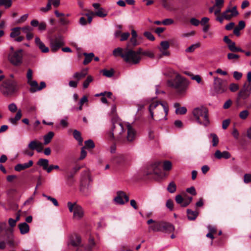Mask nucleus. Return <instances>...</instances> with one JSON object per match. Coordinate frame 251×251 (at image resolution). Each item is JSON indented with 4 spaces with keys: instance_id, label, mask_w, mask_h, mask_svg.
Segmentation results:
<instances>
[{
    "instance_id": "obj_1",
    "label": "nucleus",
    "mask_w": 251,
    "mask_h": 251,
    "mask_svg": "<svg viewBox=\"0 0 251 251\" xmlns=\"http://www.w3.org/2000/svg\"><path fill=\"white\" fill-rule=\"evenodd\" d=\"M129 45H127L126 48L124 49L117 48L113 50V54L115 56H121L127 63L131 64H137L140 61L141 56L138 55L135 51L129 49Z\"/></svg>"
},
{
    "instance_id": "obj_2",
    "label": "nucleus",
    "mask_w": 251,
    "mask_h": 251,
    "mask_svg": "<svg viewBox=\"0 0 251 251\" xmlns=\"http://www.w3.org/2000/svg\"><path fill=\"white\" fill-rule=\"evenodd\" d=\"M149 111L150 114L151 118L154 120V113H156L158 120H167V115L168 113V108L167 104L163 103L161 102L154 101L153 100L151 101L149 107Z\"/></svg>"
},
{
    "instance_id": "obj_3",
    "label": "nucleus",
    "mask_w": 251,
    "mask_h": 251,
    "mask_svg": "<svg viewBox=\"0 0 251 251\" xmlns=\"http://www.w3.org/2000/svg\"><path fill=\"white\" fill-rule=\"evenodd\" d=\"M169 84L176 90L178 95L183 96L187 91L189 82L180 75L176 74L174 79L169 81Z\"/></svg>"
},
{
    "instance_id": "obj_4",
    "label": "nucleus",
    "mask_w": 251,
    "mask_h": 251,
    "mask_svg": "<svg viewBox=\"0 0 251 251\" xmlns=\"http://www.w3.org/2000/svg\"><path fill=\"white\" fill-rule=\"evenodd\" d=\"M18 90V83L14 80L5 79L0 86V91L2 95L5 97H11Z\"/></svg>"
},
{
    "instance_id": "obj_5",
    "label": "nucleus",
    "mask_w": 251,
    "mask_h": 251,
    "mask_svg": "<svg viewBox=\"0 0 251 251\" xmlns=\"http://www.w3.org/2000/svg\"><path fill=\"white\" fill-rule=\"evenodd\" d=\"M193 114L196 121L200 125L205 126L209 125L208 110L206 107L201 106L195 108L193 111Z\"/></svg>"
},
{
    "instance_id": "obj_6",
    "label": "nucleus",
    "mask_w": 251,
    "mask_h": 251,
    "mask_svg": "<svg viewBox=\"0 0 251 251\" xmlns=\"http://www.w3.org/2000/svg\"><path fill=\"white\" fill-rule=\"evenodd\" d=\"M121 142H123L125 140L126 134L125 133L124 125L119 121L113 122V126L112 128L111 136L114 137Z\"/></svg>"
},
{
    "instance_id": "obj_7",
    "label": "nucleus",
    "mask_w": 251,
    "mask_h": 251,
    "mask_svg": "<svg viewBox=\"0 0 251 251\" xmlns=\"http://www.w3.org/2000/svg\"><path fill=\"white\" fill-rule=\"evenodd\" d=\"M9 62L14 66H20L23 63V50L22 49L10 51L7 55Z\"/></svg>"
},
{
    "instance_id": "obj_8",
    "label": "nucleus",
    "mask_w": 251,
    "mask_h": 251,
    "mask_svg": "<svg viewBox=\"0 0 251 251\" xmlns=\"http://www.w3.org/2000/svg\"><path fill=\"white\" fill-rule=\"evenodd\" d=\"M67 205L70 212H73V217L75 219L79 220L84 215V211L82 207L76 202L72 203L68 202Z\"/></svg>"
},
{
    "instance_id": "obj_9",
    "label": "nucleus",
    "mask_w": 251,
    "mask_h": 251,
    "mask_svg": "<svg viewBox=\"0 0 251 251\" xmlns=\"http://www.w3.org/2000/svg\"><path fill=\"white\" fill-rule=\"evenodd\" d=\"M214 89L217 94H222L227 90V86L224 80L219 77H214Z\"/></svg>"
},
{
    "instance_id": "obj_10",
    "label": "nucleus",
    "mask_w": 251,
    "mask_h": 251,
    "mask_svg": "<svg viewBox=\"0 0 251 251\" xmlns=\"http://www.w3.org/2000/svg\"><path fill=\"white\" fill-rule=\"evenodd\" d=\"M8 244L10 247L14 246L13 235L12 234L5 235L0 239V250H4L6 248V245Z\"/></svg>"
},
{
    "instance_id": "obj_11",
    "label": "nucleus",
    "mask_w": 251,
    "mask_h": 251,
    "mask_svg": "<svg viewBox=\"0 0 251 251\" xmlns=\"http://www.w3.org/2000/svg\"><path fill=\"white\" fill-rule=\"evenodd\" d=\"M251 95V88L247 86V83L244 84L242 88L238 93V98L241 100H246Z\"/></svg>"
},
{
    "instance_id": "obj_12",
    "label": "nucleus",
    "mask_w": 251,
    "mask_h": 251,
    "mask_svg": "<svg viewBox=\"0 0 251 251\" xmlns=\"http://www.w3.org/2000/svg\"><path fill=\"white\" fill-rule=\"evenodd\" d=\"M114 201L118 204H124L129 201V198L124 192L120 191L117 192Z\"/></svg>"
},
{
    "instance_id": "obj_13",
    "label": "nucleus",
    "mask_w": 251,
    "mask_h": 251,
    "mask_svg": "<svg viewBox=\"0 0 251 251\" xmlns=\"http://www.w3.org/2000/svg\"><path fill=\"white\" fill-rule=\"evenodd\" d=\"M64 44V42L61 38H56L51 40L50 43L51 50L52 52H55L58 50Z\"/></svg>"
},
{
    "instance_id": "obj_14",
    "label": "nucleus",
    "mask_w": 251,
    "mask_h": 251,
    "mask_svg": "<svg viewBox=\"0 0 251 251\" xmlns=\"http://www.w3.org/2000/svg\"><path fill=\"white\" fill-rule=\"evenodd\" d=\"M68 245L74 247L81 246L82 243L80 237L76 234L72 235L70 239Z\"/></svg>"
},
{
    "instance_id": "obj_15",
    "label": "nucleus",
    "mask_w": 251,
    "mask_h": 251,
    "mask_svg": "<svg viewBox=\"0 0 251 251\" xmlns=\"http://www.w3.org/2000/svg\"><path fill=\"white\" fill-rule=\"evenodd\" d=\"M126 126L127 130L126 139L129 142H132L135 139L136 131L130 124H126Z\"/></svg>"
},
{
    "instance_id": "obj_16",
    "label": "nucleus",
    "mask_w": 251,
    "mask_h": 251,
    "mask_svg": "<svg viewBox=\"0 0 251 251\" xmlns=\"http://www.w3.org/2000/svg\"><path fill=\"white\" fill-rule=\"evenodd\" d=\"M33 162L32 160H29L28 162L23 164H18L15 167L14 169L16 171L20 172L22 170L29 168L33 165Z\"/></svg>"
},
{
    "instance_id": "obj_17",
    "label": "nucleus",
    "mask_w": 251,
    "mask_h": 251,
    "mask_svg": "<svg viewBox=\"0 0 251 251\" xmlns=\"http://www.w3.org/2000/svg\"><path fill=\"white\" fill-rule=\"evenodd\" d=\"M161 224V231H160V232L170 233L175 230V228L174 226L169 223L162 221Z\"/></svg>"
},
{
    "instance_id": "obj_18",
    "label": "nucleus",
    "mask_w": 251,
    "mask_h": 251,
    "mask_svg": "<svg viewBox=\"0 0 251 251\" xmlns=\"http://www.w3.org/2000/svg\"><path fill=\"white\" fill-rule=\"evenodd\" d=\"M87 69H83L80 72H75L73 75V78L75 80H77L79 82L81 79L85 77L87 75Z\"/></svg>"
},
{
    "instance_id": "obj_19",
    "label": "nucleus",
    "mask_w": 251,
    "mask_h": 251,
    "mask_svg": "<svg viewBox=\"0 0 251 251\" xmlns=\"http://www.w3.org/2000/svg\"><path fill=\"white\" fill-rule=\"evenodd\" d=\"M226 13L227 15L229 16V18L228 19H227V20H230L233 17H236L239 14V13L237 10L236 6H234L232 8H230V7L227 8L224 12V13Z\"/></svg>"
},
{
    "instance_id": "obj_20",
    "label": "nucleus",
    "mask_w": 251,
    "mask_h": 251,
    "mask_svg": "<svg viewBox=\"0 0 251 251\" xmlns=\"http://www.w3.org/2000/svg\"><path fill=\"white\" fill-rule=\"evenodd\" d=\"M215 157L220 159L221 158L228 159L230 157L231 154L227 151H220L219 150H217L215 152Z\"/></svg>"
},
{
    "instance_id": "obj_21",
    "label": "nucleus",
    "mask_w": 251,
    "mask_h": 251,
    "mask_svg": "<svg viewBox=\"0 0 251 251\" xmlns=\"http://www.w3.org/2000/svg\"><path fill=\"white\" fill-rule=\"evenodd\" d=\"M35 42L37 46L41 50L42 52L44 53L49 52V48L46 47L45 44L40 40L39 38L36 37L35 39Z\"/></svg>"
},
{
    "instance_id": "obj_22",
    "label": "nucleus",
    "mask_w": 251,
    "mask_h": 251,
    "mask_svg": "<svg viewBox=\"0 0 251 251\" xmlns=\"http://www.w3.org/2000/svg\"><path fill=\"white\" fill-rule=\"evenodd\" d=\"M18 227L22 234H25L29 232V226L26 223L19 224Z\"/></svg>"
},
{
    "instance_id": "obj_23",
    "label": "nucleus",
    "mask_w": 251,
    "mask_h": 251,
    "mask_svg": "<svg viewBox=\"0 0 251 251\" xmlns=\"http://www.w3.org/2000/svg\"><path fill=\"white\" fill-rule=\"evenodd\" d=\"M162 221L155 222L154 224L149 226V230L153 232H159L161 231Z\"/></svg>"
},
{
    "instance_id": "obj_24",
    "label": "nucleus",
    "mask_w": 251,
    "mask_h": 251,
    "mask_svg": "<svg viewBox=\"0 0 251 251\" xmlns=\"http://www.w3.org/2000/svg\"><path fill=\"white\" fill-rule=\"evenodd\" d=\"M174 107L176 108V114L182 115L185 114L187 112V108L184 106L180 107L178 103H175Z\"/></svg>"
},
{
    "instance_id": "obj_25",
    "label": "nucleus",
    "mask_w": 251,
    "mask_h": 251,
    "mask_svg": "<svg viewBox=\"0 0 251 251\" xmlns=\"http://www.w3.org/2000/svg\"><path fill=\"white\" fill-rule=\"evenodd\" d=\"M49 160L47 159L41 158L37 162V165L42 167L43 169L47 171L49 166Z\"/></svg>"
},
{
    "instance_id": "obj_26",
    "label": "nucleus",
    "mask_w": 251,
    "mask_h": 251,
    "mask_svg": "<svg viewBox=\"0 0 251 251\" xmlns=\"http://www.w3.org/2000/svg\"><path fill=\"white\" fill-rule=\"evenodd\" d=\"M22 116V112L21 110L20 109L18 111L15 117L9 118L8 121L12 124L16 125L17 124V121H19L21 118Z\"/></svg>"
},
{
    "instance_id": "obj_27",
    "label": "nucleus",
    "mask_w": 251,
    "mask_h": 251,
    "mask_svg": "<svg viewBox=\"0 0 251 251\" xmlns=\"http://www.w3.org/2000/svg\"><path fill=\"white\" fill-rule=\"evenodd\" d=\"M54 134L52 131H50L47 134L44 136V144L46 145L49 144L52 138L53 137Z\"/></svg>"
},
{
    "instance_id": "obj_28",
    "label": "nucleus",
    "mask_w": 251,
    "mask_h": 251,
    "mask_svg": "<svg viewBox=\"0 0 251 251\" xmlns=\"http://www.w3.org/2000/svg\"><path fill=\"white\" fill-rule=\"evenodd\" d=\"M83 55L85 56V59L83 61L84 65H87L90 63L94 57V54L92 52L89 53H84Z\"/></svg>"
},
{
    "instance_id": "obj_29",
    "label": "nucleus",
    "mask_w": 251,
    "mask_h": 251,
    "mask_svg": "<svg viewBox=\"0 0 251 251\" xmlns=\"http://www.w3.org/2000/svg\"><path fill=\"white\" fill-rule=\"evenodd\" d=\"M198 215V212L197 211H192L190 209H187V217L189 220H194Z\"/></svg>"
},
{
    "instance_id": "obj_30",
    "label": "nucleus",
    "mask_w": 251,
    "mask_h": 251,
    "mask_svg": "<svg viewBox=\"0 0 251 251\" xmlns=\"http://www.w3.org/2000/svg\"><path fill=\"white\" fill-rule=\"evenodd\" d=\"M27 83L30 86V91L32 92H35L38 91L37 89H38V84L35 80H30L27 82Z\"/></svg>"
},
{
    "instance_id": "obj_31",
    "label": "nucleus",
    "mask_w": 251,
    "mask_h": 251,
    "mask_svg": "<svg viewBox=\"0 0 251 251\" xmlns=\"http://www.w3.org/2000/svg\"><path fill=\"white\" fill-rule=\"evenodd\" d=\"M107 12L102 7H100L96 12V16L103 18L106 16Z\"/></svg>"
},
{
    "instance_id": "obj_32",
    "label": "nucleus",
    "mask_w": 251,
    "mask_h": 251,
    "mask_svg": "<svg viewBox=\"0 0 251 251\" xmlns=\"http://www.w3.org/2000/svg\"><path fill=\"white\" fill-rule=\"evenodd\" d=\"M94 80V78L92 76L88 75L87 76L86 79L84 81L83 83V88L86 89L88 87L89 84L92 82Z\"/></svg>"
},
{
    "instance_id": "obj_33",
    "label": "nucleus",
    "mask_w": 251,
    "mask_h": 251,
    "mask_svg": "<svg viewBox=\"0 0 251 251\" xmlns=\"http://www.w3.org/2000/svg\"><path fill=\"white\" fill-rule=\"evenodd\" d=\"M20 27H15L12 29L10 36L11 38H15L20 34Z\"/></svg>"
},
{
    "instance_id": "obj_34",
    "label": "nucleus",
    "mask_w": 251,
    "mask_h": 251,
    "mask_svg": "<svg viewBox=\"0 0 251 251\" xmlns=\"http://www.w3.org/2000/svg\"><path fill=\"white\" fill-rule=\"evenodd\" d=\"M95 246V243L94 240L92 238H90L89 240L88 244L85 247V250L87 251H91Z\"/></svg>"
},
{
    "instance_id": "obj_35",
    "label": "nucleus",
    "mask_w": 251,
    "mask_h": 251,
    "mask_svg": "<svg viewBox=\"0 0 251 251\" xmlns=\"http://www.w3.org/2000/svg\"><path fill=\"white\" fill-rule=\"evenodd\" d=\"M249 111L247 110H243L239 113V117L241 120H246L249 116Z\"/></svg>"
},
{
    "instance_id": "obj_36",
    "label": "nucleus",
    "mask_w": 251,
    "mask_h": 251,
    "mask_svg": "<svg viewBox=\"0 0 251 251\" xmlns=\"http://www.w3.org/2000/svg\"><path fill=\"white\" fill-rule=\"evenodd\" d=\"M74 137L79 142V144H82L83 139L81 137V134L79 131L75 130L73 132Z\"/></svg>"
},
{
    "instance_id": "obj_37",
    "label": "nucleus",
    "mask_w": 251,
    "mask_h": 251,
    "mask_svg": "<svg viewBox=\"0 0 251 251\" xmlns=\"http://www.w3.org/2000/svg\"><path fill=\"white\" fill-rule=\"evenodd\" d=\"M176 186L174 181L170 182L167 187L168 191L170 193H173L176 192Z\"/></svg>"
},
{
    "instance_id": "obj_38",
    "label": "nucleus",
    "mask_w": 251,
    "mask_h": 251,
    "mask_svg": "<svg viewBox=\"0 0 251 251\" xmlns=\"http://www.w3.org/2000/svg\"><path fill=\"white\" fill-rule=\"evenodd\" d=\"M229 18V16L227 15L226 13H224V12L222 13L221 16H217L216 18V20L219 22L220 23H223L224 19L226 20Z\"/></svg>"
},
{
    "instance_id": "obj_39",
    "label": "nucleus",
    "mask_w": 251,
    "mask_h": 251,
    "mask_svg": "<svg viewBox=\"0 0 251 251\" xmlns=\"http://www.w3.org/2000/svg\"><path fill=\"white\" fill-rule=\"evenodd\" d=\"M40 142L36 140H33L29 142L28 145V148L31 150H35Z\"/></svg>"
},
{
    "instance_id": "obj_40",
    "label": "nucleus",
    "mask_w": 251,
    "mask_h": 251,
    "mask_svg": "<svg viewBox=\"0 0 251 251\" xmlns=\"http://www.w3.org/2000/svg\"><path fill=\"white\" fill-rule=\"evenodd\" d=\"M162 2L163 6L167 10L170 11H174L175 10L171 6V4L168 2L167 0H162Z\"/></svg>"
},
{
    "instance_id": "obj_41",
    "label": "nucleus",
    "mask_w": 251,
    "mask_h": 251,
    "mask_svg": "<svg viewBox=\"0 0 251 251\" xmlns=\"http://www.w3.org/2000/svg\"><path fill=\"white\" fill-rule=\"evenodd\" d=\"M170 47L169 43L167 41H163L160 43V47L159 48V50H168Z\"/></svg>"
},
{
    "instance_id": "obj_42",
    "label": "nucleus",
    "mask_w": 251,
    "mask_h": 251,
    "mask_svg": "<svg viewBox=\"0 0 251 251\" xmlns=\"http://www.w3.org/2000/svg\"><path fill=\"white\" fill-rule=\"evenodd\" d=\"M11 5V0H0V5L4 6L6 8L10 7Z\"/></svg>"
},
{
    "instance_id": "obj_43",
    "label": "nucleus",
    "mask_w": 251,
    "mask_h": 251,
    "mask_svg": "<svg viewBox=\"0 0 251 251\" xmlns=\"http://www.w3.org/2000/svg\"><path fill=\"white\" fill-rule=\"evenodd\" d=\"M101 72L102 73V74L103 75H104L107 77H111L114 75V71L113 69H110L109 70H103L101 71Z\"/></svg>"
},
{
    "instance_id": "obj_44",
    "label": "nucleus",
    "mask_w": 251,
    "mask_h": 251,
    "mask_svg": "<svg viewBox=\"0 0 251 251\" xmlns=\"http://www.w3.org/2000/svg\"><path fill=\"white\" fill-rule=\"evenodd\" d=\"M210 136L212 138V146L213 147L216 146L219 143V138L218 136L214 133L210 134Z\"/></svg>"
},
{
    "instance_id": "obj_45",
    "label": "nucleus",
    "mask_w": 251,
    "mask_h": 251,
    "mask_svg": "<svg viewBox=\"0 0 251 251\" xmlns=\"http://www.w3.org/2000/svg\"><path fill=\"white\" fill-rule=\"evenodd\" d=\"M163 169L165 171H169L171 169L172 165L170 161H165L163 164Z\"/></svg>"
},
{
    "instance_id": "obj_46",
    "label": "nucleus",
    "mask_w": 251,
    "mask_h": 251,
    "mask_svg": "<svg viewBox=\"0 0 251 251\" xmlns=\"http://www.w3.org/2000/svg\"><path fill=\"white\" fill-rule=\"evenodd\" d=\"M200 46V44L199 43H197L196 44H193L190 46L189 47L186 49V51L187 52H193L195 50Z\"/></svg>"
},
{
    "instance_id": "obj_47",
    "label": "nucleus",
    "mask_w": 251,
    "mask_h": 251,
    "mask_svg": "<svg viewBox=\"0 0 251 251\" xmlns=\"http://www.w3.org/2000/svg\"><path fill=\"white\" fill-rule=\"evenodd\" d=\"M239 57V55L232 53H229L227 54V58L233 61L237 60Z\"/></svg>"
},
{
    "instance_id": "obj_48",
    "label": "nucleus",
    "mask_w": 251,
    "mask_h": 251,
    "mask_svg": "<svg viewBox=\"0 0 251 251\" xmlns=\"http://www.w3.org/2000/svg\"><path fill=\"white\" fill-rule=\"evenodd\" d=\"M85 148L93 149L95 147V144L92 140H88L85 142Z\"/></svg>"
},
{
    "instance_id": "obj_49",
    "label": "nucleus",
    "mask_w": 251,
    "mask_h": 251,
    "mask_svg": "<svg viewBox=\"0 0 251 251\" xmlns=\"http://www.w3.org/2000/svg\"><path fill=\"white\" fill-rule=\"evenodd\" d=\"M144 35L149 40L153 41L155 40V38L153 34L149 31H146L144 33Z\"/></svg>"
},
{
    "instance_id": "obj_50",
    "label": "nucleus",
    "mask_w": 251,
    "mask_h": 251,
    "mask_svg": "<svg viewBox=\"0 0 251 251\" xmlns=\"http://www.w3.org/2000/svg\"><path fill=\"white\" fill-rule=\"evenodd\" d=\"M51 5V4L50 1H49L45 7H41V8H40L39 10L42 12L46 13L50 9Z\"/></svg>"
},
{
    "instance_id": "obj_51",
    "label": "nucleus",
    "mask_w": 251,
    "mask_h": 251,
    "mask_svg": "<svg viewBox=\"0 0 251 251\" xmlns=\"http://www.w3.org/2000/svg\"><path fill=\"white\" fill-rule=\"evenodd\" d=\"M229 88L231 92H236L239 89V87L238 84L232 83L230 84Z\"/></svg>"
},
{
    "instance_id": "obj_52",
    "label": "nucleus",
    "mask_w": 251,
    "mask_h": 251,
    "mask_svg": "<svg viewBox=\"0 0 251 251\" xmlns=\"http://www.w3.org/2000/svg\"><path fill=\"white\" fill-rule=\"evenodd\" d=\"M23 153L25 155H27L28 156H32L34 154V152L32 150L30 151L29 148L25 149L23 151Z\"/></svg>"
},
{
    "instance_id": "obj_53",
    "label": "nucleus",
    "mask_w": 251,
    "mask_h": 251,
    "mask_svg": "<svg viewBox=\"0 0 251 251\" xmlns=\"http://www.w3.org/2000/svg\"><path fill=\"white\" fill-rule=\"evenodd\" d=\"M8 107L9 110L12 113L15 112L17 110V107L14 103L9 104Z\"/></svg>"
},
{
    "instance_id": "obj_54",
    "label": "nucleus",
    "mask_w": 251,
    "mask_h": 251,
    "mask_svg": "<svg viewBox=\"0 0 251 251\" xmlns=\"http://www.w3.org/2000/svg\"><path fill=\"white\" fill-rule=\"evenodd\" d=\"M233 77L237 80H240L243 75L242 73L238 71H234L233 73Z\"/></svg>"
},
{
    "instance_id": "obj_55",
    "label": "nucleus",
    "mask_w": 251,
    "mask_h": 251,
    "mask_svg": "<svg viewBox=\"0 0 251 251\" xmlns=\"http://www.w3.org/2000/svg\"><path fill=\"white\" fill-rule=\"evenodd\" d=\"M174 23V21L172 19L167 18L162 21L163 25H170Z\"/></svg>"
},
{
    "instance_id": "obj_56",
    "label": "nucleus",
    "mask_w": 251,
    "mask_h": 251,
    "mask_svg": "<svg viewBox=\"0 0 251 251\" xmlns=\"http://www.w3.org/2000/svg\"><path fill=\"white\" fill-rule=\"evenodd\" d=\"M130 33L129 32H124L121 33V41H124L126 40L129 37Z\"/></svg>"
},
{
    "instance_id": "obj_57",
    "label": "nucleus",
    "mask_w": 251,
    "mask_h": 251,
    "mask_svg": "<svg viewBox=\"0 0 251 251\" xmlns=\"http://www.w3.org/2000/svg\"><path fill=\"white\" fill-rule=\"evenodd\" d=\"M142 54L145 56H147L150 58H153L154 57V53L151 50H146L142 52Z\"/></svg>"
},
{
    "instance_id": "obj_58",
    "label": "nucleus",
    "mask_w": 251,
    "mask_h": 251,
    "mask_svg": "<svg viewBox=\"0 0 251 251\" xmlns=\"http://www.w3.org/2000/svg\"><path fill=\"white\" fill-rule=\"evenodd\" d=\"M85 147H83L81 149L80 155L79 158V160H82L86 156L87 152L85 150Z\"/></svg>"
},
{
    "instance_id": "obj_59",
    "label": "nucleus",
    "mask_w": 251,
    "mask_h": 251,
    "mask_svg": "<svg viewBox=\"0 0 251 251\" xmlns=\"http://www.w3.org/2000/svg\"><path fill=\"white\" fill-rule=\"evenodd\" d=\"M251 181V175L250 174H246L244 176V182L248 183Z\"/></svg>"
},
{
    "instance_id": "obj_60",
    "label": "nucleus",
    "mask_w": 251,
    "mask_h": 251,
    "mask_svg": "<svg viewBox=\"0 0 251 251\" xmlns=\"http://www.w3.org/2000/svg\"><path fill=\"white\" fill-rule=\"evenodd\" d=\"M21 29H22L23 30V31L26 34L31 32L32 31V30H33V29L29 26H25V27L21 28Z\"/></svg>"
},
{
    "instance_id": "obj_61",
    "label": "nucleus",
    "mask_w": 251,
    "mask_h": 251,
    "mask_svg": "<svg viewBox=\"0 0 251 251\" xmlns=\"http://www.w3.org/2000/svg\"><path fill=\"white\" fill-rule=\"evenodd\" d=\"M215 3L214 4L216 7H223L224 4V0H215Z\"/></svg>"
},
{
    "instance_id": "obj_62",
    "label": "nucleus",
    "mask_w": 251,
    "mask_h": 251,
    "mask_svg": "<svg viewBox=\"0 0 251 251\" xmlns=\"http://www.w3.org/2000/svg\"><path fill=\"white\" fill-rule=\"evenodd\" d=\"M190 22L192 25L195 26H198L200 23V21L195 18H191L190 19Z\"/></svg>"
},
{
    "instance_id": "obj_63",
    "label": "nucleus",
    "mask_w": 251,
    "mask_h": 251,
    "mask_svg": "<svg viewBox=\"0 0 251 251\" xmlns=\"http://www.w3.org/2000/svg\"><path fill=\"white\" fill-rule=\"evenodd\" d=\"M228 47L231 51L235 52L237 47L235 46V42L232 41L231 43L228 45Z\"/></svg>"
},
{
    "instance_id": "obj_64",
    "label": "nucleus",
    "mask_w": 251,
    "mask_h": 251,
    "mask_svg": "<svg viewBox=\"0 0 251 251\" xmlns=\"http://www.w3.org/2000/svg\"><path fill=\"white\" fill-rule=\"evenodd\" d=\"M247 86L251 88V72H249L247 74Z\"/></svg>"
}]
</instances>
